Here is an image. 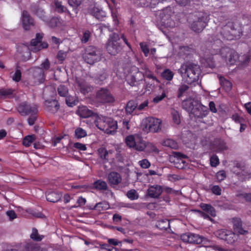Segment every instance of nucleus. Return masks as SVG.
Wrapping results in <instances>:
<instances>
[{
    "instance_id": "1",
    "label": "nucleus",
    "mask_w": 251,
    "mask_h": 251,
    "mask_svg": "<svg viewBox=\"0 0 251 251\" xmlns=\"http://www.w3.org/2000/svg\"><path fill=\"white\" fill-rule=\"evenodd\" d=\"M219 34L220 36L219 38L212 35L210 39L211 48L213 50L214 48L222 47V40H233L240 38L242 34V30L241 26H235L234 22L229 21L221 28Z\"/></svg>"
},
{
    "instance_id": "2",
    "label": "nucleus",
    "mask_w": 251,
    "mask_h": 251,
    "mask_svg": "<svg viewBox=\"0 0 251 251\" xmlns=\"http://www.w3.org/2000/svg\"><path fill=\"white\" fill-rule=\"evenodd\" d=\"M212 55L220 53L223 57L226 60H228L231 65L234 64L239 61L243 66H246L251 59V56L249 54L239 56L238 53L234 50L228 48H214L213 50H211Z\"/></svg>"
},
{
    "instance_id": "3",
    "label": "nucleus",
    "mask_w": 251,
    "mask_h": 251,
    "mask_svg": "<svg viewBox=\"0 0 251 251\" xmlns=\"http://www.w3.org/2000/svg\"><path fill=\"white\" fill-rule=\"evenodd\" d=\"M209 20V14L205 12H198L191 16L189 22L193 31L200 32L207 25Z\"/></svg>"
},
{
    "instance_id": "4",
    "label": "nucleus",
    "mask_w": 251,
    "mask_h": 251,
    "mask_svg": "<svg viewBox=\"0 0 251 251\" xmlns=\"http://www.w3.org/2000/svg\"><path fill=\"white\" fill-rule=\"evenodd\" d=\"M178 73L183 77H187L186 81L188 83H192L199 79L201 70L199 65L189 63L181 66Z\"/></svg>"
},
{
    "instance_id": "5",
    "label": "nucleus",
    "mask_w": 251,
    "mask_h": 251,
    "mask_svg": "<svg viewBox=\"0 0 251 251\" xmlns=\"http://www.w3.org/2000/svg\"><path fill=\"white\" fill-rule=\"evenodd\" d=\"M95 123L99 129L107 134H112L115 132L118 127L117 122L107 117L98 116Z\"/></svg>"
},
{
    "instance_id": "6",
    "label": "nucleus",
    "mask_w": 251,
    "mask_h": 251,
    "mask_svg": "<svg viewBox=\"0 0 251 251\" xmlns=\"http://www.w3.org/2000/svg\"><path fill=\"white\" fill-rule=\"evenodd\" d=\"M122 49L119 35L115 32L111 33L106 43L108 52L112 55H115L120 52Z\"/></svg>"
},
{
    "instance_id": "7",
    "label": "nucleus",
    "mask_w": 251,
    "mask_h": 251,
    "mask_svg": "<svg viewBox=\"0 0 251 251\" xmlns=\"http://www.w3.org/2000/svg\"><path fill=\"white\" fill-rule=\"evenodd\" d=\"M83 60L88 64H93L101 59L100 51L95 47L89 46L85 48L82 54Z\"/></svg>"
},
{
    "instance_id": "8",
    "label": "nucleus",
    "mask_w": 251,
    "mask_h": 251,
    "mask_svg": "<svg viewBox=\"0 0 251 251\" xmlns=\"http://www.w3.org/2000/svg\"><path fill=\"white\" fill-rule=\"evenodd\" d=\"M181 240L185 243L193 244H201L207 246L209 243V240L203 236L192 233H186L180 236Z\"/></svg>"
},
{
    "instance_id": "9",
    "label": "nucleus",
    "mask_w": 251,
    "mask_h": 251,
    "mask_svg": "<svg viewBox=\"0 0 251 251\" xmlns=\"http://www.w3.org/2000/svg\"><path fill=\"white\" fill-rule=\"evenodd\" d=\"M17 111L23 116L37 115L38 112V106L34 103H28L26 101H24L18 105Z\"/></svg>"
},
{
    "instance_id": "10",
    "label": "nucleus",
    "mask_w": 251,
    "mask_h": 251,
    "mask_svg": "<svg viewBox=\"0 0 251 251\" xmlns=\"http://www.w3.org/2000/svg\"><path fill=\"white\" fill-rule=\"evenodd\" d=\"M215 235L220 239L225 241L227 244L233 245L239 239V235L234 232L226 229H219L215 232Z\"/></svg>"
},
{
    "instance_id": "11",
    "label": "nucleus",
    "mask_w": 251,
    "mask_h": 251,
    "mask_svg": "<svg viewBox=\"0 0 251 251\" xmlns=\"http://www.w3.org/2000/svg\"><path fill=\"white\" fill-rule=\"evenodd\" d=\"M142 137L138 135H131L127 136L125 141L127 146L130 148H133L138 151H143L144 145L142 143Z\"/></svg>"
},
{
    "instance_id": "12",
    "label": "nucleus",
    "mask_w": 251,
    "mask_h": 251,
    "mask_svg": "<svg viewBox=\"0 0 251 251\" xmlns=\"http://www.w3.org/2000/svg\"><path fill=\"white\" fill-rule=\"evenodd\" d=\"M172 11L170 8H166L162 10L160 13L161 22L167 28H173L175 26V23L171 18Z\"/></svg>"
},
{
    "instance_id": "13",
    "label": "nucleus",
    "mask_w": 251,
    "mask_h": 251,
    "mask_svg": "<svg viewBox=\"0 0 251 251\" xmlns=\"http://www.w3.org/2000/svg\"><path fill=\"white\" fill-rule=\"evenodd\" d=\"M97 99L102 103H111L114 101V98L108 90L101 88L97 93Z\"/></svg>"
},
{
    "instance_id": "14",
    "label": "nucleus",
    "mask_w": 251,
    "mask_h": 251,
    "mask_svg": "<svg viewBox=\"0 0 251 251\" xmlns=\"http://www.w3.org/2000/svg\"><path fill=\"white\" fill-rule=\"evenodd\" d=\"M178 50L179 56L183 58H185L190 55H193L196 51L195 46L192 44L180 46L179 47Z\"/></svg>"
},
{
    "instance_id": "15",
    "label": "nucleus",
    "mask_w": 251,
    "mask_h": 251,
    "mask_svg": "<svg viewBox=\"0 0 251 251\" xmlns=\"http://www.w3.org/2000/svg\"><path fill=\"white\" fill-rule=\"evenodd\" d=\"M44 106L45 109L51 114L56 113L60 108L59 103L56 100H46Z\"/></svg>"
},
{
    "instance_id": "16",
    "label": "nucleus",
    "mask_w": 251,
    "mask_h": 251,
    "mask_svg": "<svg viewBox=\"0 0 251 251\" xmlns=\"http://www.w3.org/2000/svg\"><path fill=\"white\" fill-rule=\"evenodd\" d=\"M211 149L217 152L227 150L226 142L221 138H216L211 144Z\"/></svg>"
},
{
    "instance_id": "17",
    "label": "nucleus",
    "mask_w": 251,
    "mask_h": 251,
    "mask_svg": "<svg viewBox=\"0 0 251 251\" xmlns=\"http://www.w3.org/2000/svg\"><path fill=\"white\" fill-rule=\"evenodd\" d=\"M161 121L158 119L150 118L148 120V123L146 124V127L151 132H157L161 129Z\"/></svg>"
},
{
    "instance_id": "18",
    "label": "nucleus",
    "mask_w": 251,
    "mask_h": 251,
    "mask_svg": "<svg viewBox=\"0 0 251 251\" xmlns=\"http://www.w3.org/2000/svg\"><path fill=\"white\" fill-rule=\"evenodd\" d=\"M143 74L139 71L134 74L129 75L127 76V82L131 86H136L140 84V81L142 80Z\"/></svg>"
},
{
    "instance_id": "19",
    "label": "nucleus",
    "mask_w": 251,
    "mask_h": 251,
    "mask_svg": "<svg viewBox=\"0 0 251 251\" xmlns=\"http://www.w3.org/2000/svg\"><path fill=\"white\" fill-rule=\"evenodd\" d=\"M22 24L24 28L26 30H29L31 26L34 25V19L26 10H24L22 12Z\"/></svg>"
},
{
    "instance_id": "20",
    "label": "nucleus",
    "mask_w": 251,
    "mask_h": 251,
    "mask_svg": "<svg viewBox=\"0 0 251 251\" xmlns=\"http://www.w3.org/2000/svg\"><path fill=\"white\" fill-rule=\"evenodd\" d=\"M208 113L209 110L207 107L200 104L197 107H195L192 114H193L195 118H203L206 117Z\"/></svg>"
},
{
    "instance_id": "21",
    "label": "nucleus",
    "mask_w": 251,
    "mask_h": 251,
    "mask_svg": "<svg viewBox=\"0 0 251 251\" xmlns=\"http://www.w3.org/2000/svg\"><path fill=\"white\" fill-rule=\"evenodd\" d=\"M121 175L116 172H110L107 176V181L110 186L118 185L122 181Z\"/></svg>"
},
{
    "instance_id": "22",
    "label": "nucleus",
    "mask_w": 251,
    "mask_h": 251,
    "mask_svg": "<svg viewBox=\"0 0 251 251\" xmlns=\"http://www.w3.org/2000/svg\"><path fill=\"white\" fill-rule=\"evenodd\" d=\"M76 83L80 90V92L83 95H86L91 91L90 85L84 79L80 78H76Z\"/></svg>"
},
{
    "instance_id": "23",
    "label": "nucleus",
    "mask_w": 251,
    "mask_h": 251,
    "mask_svg": "<svg viewBox=\"0 0 251 251\" xmlns=\"http://www.w3.org/2000/svg\"><path fill=\"white\" fill-rule=\"evenodd\" d=\"M64 21L59 17H52L49 20H46L45 23L49 27L54 28L56 27H61L64 25Z\"/></svg>"
},
{
    "instance_id": "24",
    "label": "nucleus",
    "mask_w": 251,
    "mask_h": 251,
    "mask_svg": "<svg viewBox=\"0 0 251 251\" xmlns=\"http://www.w3.org/2000/svg\"><path fill=\"white\" fill-rule=\"evenodd\" d=\"M163 192L162 187L158 185L150 187L148 190V194L152 198H157L160 196Z\"/></svg>"
},
{
    "instance_id": "25",
    "label": "nucleus",
    "mask_w": 251,
    "mask_h": 251,
    "mask_svg": "<svg viewBox=\"0 0 251 251\" xmlns=\"http://www.w3.org/2000/svg\"><path fill=\"white\" fill-rule=\"evenodd\" d=\"M90 13L100 21L104 20V18L106 16V13L104 11L97 7H94L91 8L90 10Z\"/></svg>"
},
{
    "instance_id": "26",
    "label": "nucleus",
    "mask_w": 251,
    "mask_h": 251,
    "mask_svg": "<svg viewBox=\"0 0 251 251\" xmlns=\"http://www.w3.org/2000/svg\"><path fill=\"white\" fill-rule=\"evenodd\" d=\"M233 229L235 232L245 235L248 233V228L243 225L242 221H234Z\"/></svg>"
},
{
    "instance_id": "27",
    "label": "nucleus",
    "mask_w": 251,
    "mask_h": 251,
    "mask_svg": "<svg viewBox=\"0 0 251 251\" xmlns=\"http://www.w3.org/2000/svg\"><path fill=\"white\" fill-rule=\"evenodd\" d=\"M77 113L80 117L83 118L91 117L94 114L93 112L85 106L79 107L77 110Z\"/></svg>"
},
{
    "instance_id": "28",
    "label": "nucleus",
    "mask_w": 251,
    "mask_h": 251,
    "mask_svg": "<svg viewBox=\"0 0 251 251\" xmlns=\"http://www.w3.org/2000/svg\"><path fill=\"white\" fill-rule=\"evenodd\" d=\"M200 207L211 217H215L216 216V210L211 204L201 203L200 204Z\"/></svg>"
},
{
    "instance_id": "29",
    "label": "nucleus",
    "mask_w": 251,
    "mask_h": 251,
    "mask_svg": "<svg viewBox=\"0 0 251 251\" xmlns=\"http://www.w3.org/2000/svg\"><path fill=\"white\" fill-rule=\"evenodd\" d=\"M61 198V195L56 192L51 191L46 194V199L48 201L51 202L58 201Z\"/></svg>"
},
{
    "instance_id": "30",
    "label": "nucleus",
    "mask_w": 251,
    "mask_h": 251,
    "mask_svg": "<svg viewBox=\"0 0 251 251\" xmlns=\"http://www.w3.org/2000/svg\"><path fill=\"white\" fill-rule=\"evenodd\" d=\"M54 10L58 13L67 12L71 17H72V14L70 11L62 5L61 1L58 0H56L54 1Z\"/></svg>"
},
{
    "instance_id": "31",
    "label": "nucleus",
    "mask_w": 251,
    "mask_h": 251,
    "mask_svg": "<svg viewBox=\"0 0 251 251\" xmlns=\"http://www.w3.org/2000/svg\"><path fill=\"white\" fill-rule=\"evenodd\" d=\"M94 188L100 191L106 190L107 189V184L105 181L101 179L97 180L93 183Z\"/></svg>"
},
{
    "instance_id": "32",
    "label": "nucleus",
    "mask_w": 251,
    "mask_h": 251,
    "mask_svg": "<svg viewBox=\"0 0 251 251\" xmlns=\"http://www.w3.org/2000/svg\"><path fill=\"white\" fill-rule=\"evenodd\" d=\"M142 143L144 145V148L143 149V151L145 150H146L147 152H158L159 151L158 149L156 148V147L152 143H146L145 142L143 139H142Z\"/></svg>"
},
{
    "instance_id": "33",
    "label": "nucleus",
    "mask_w": 251,
    "mask_h": 251,
    "mask_svg": "<svg viewBox=\"0 0 251 251\" xmlns=\"http://www.w3.org/2000/svg\"><path fill=\"white\" fill-rule=\"evenodd\" d=\"M219 81L221 86L226 91L228 92L231 90L232 83L229 80L226 79L224 77L220 76Z\"/></svg>"
},
{
    "instance_id": "34",
    "label": "nucleus",
    "mask_w": 251,
    "mask_h": 251,
    "mask_svg": "<svg viewBox=\"0 0 251 251\" xmlns=\"http://www.w3.org/2000/svg\"><path fill=\"white\" fill-rule=\"evenodd\" d=\"M15 90L12 88H2L0 89V95L4 98H12Z\"/></svg>"
},
{
    "instance_id": "35",
    "label": "nucleus",
    "mask_w": 251,
    "mask_h": 251,
    "mask_svg": "<svg viewBox=\"0 0 251 251\" xmlns=\"http://www.w3.org/2000/svg\"><path fill=\"white\" fill-rule=\"evenodd\" d=\"M182 107L183 109H184L191 114L193 113V110L195 109L193 102L191 100H186L183 101L182 102Z\"/></svg>"
},
{
    "instance_id": "36",
    "label": "nucleus",
    "mask_w": 251,
    "mask_h": 251,
    "mask_svg": "<svg viewBox=\"0 0 251 251\" xmlns=\"http://www.w3.org/2000/svg\"><path fill=\"white\" fill-rule=\"evenodd\" d=\"M136 108L137 109V103L135 101L131 100L127 102L126 111L127 114H131Z\"/></svg>"
},
{
    "instance_id": "37",
    "label": "nucleus",
    "mask_w": 251,
    "mask_h": 251,
    "mask_svg": "<svg viewBox=\"0 0 251 251\" xmlns=\"http://www.w3.org/2000/svg\"><path fill=\"white\" fill-rule=\"evenodd\" d=\"M26 212L30 215L31 217L35 218H44V215L41 212L37 211L33 209L29 208L26 210Z\"/></svg>"
},
{
    "instance_id": "38",
    "label": "nucleus",
    "mask_w": 251,
    "mask_h": 251,
    "mask_svg": "<svg viewBox=\"0 0 251 251\" xmlns=\"http://www.w3.org/2000/svg\"><path fill=\"white\" fill-rule=\"evenodd\" d=\"M69 5L73 7V11L75 14L78 13V7L81 3V0H68Z\"/></svg>"
},
{
    "instance_id": "39",
    "label": "nucleus",
    "mask_w": 251,
    "mask_h": 251,
    "mask_svg": "<svg viewBox=\"0 0 251 251\" xmlns=\"http://www.w3.org/2000/svg\"><path fill=\"white\" fill-rule=\"evenodd\" d=\"M163 145L174 149H176L178 147L177 143L171 139H167L164 140Z\"/></svg>"
},
{
    "instance_id": "40",
    "label": "nucleus",
    "mask_w": 251,
    "mask_h": 251,
    "mask_svg": "<svg viewBox=\"0 0 251 251\" xmlns=\"http://www.w3.org/2000/svg\"><path fill=\"white\" fill-rule=\"evenodd\" d=\"M174 75V73L169 69H165L162 73V76L163 78L168 81L172 80L173 78Z\"/></svg>"
},
{
    "instance_id": "41",
    "label": "nucleus",
    "mask_w": 251,
    "mask_h": 251,
    "mask_svg": "<svg viewBox=\"0 0 251 251\" xmlns=\"http://www.w3.org/2000/svg\"><path fill=\"white\" fill-rule=\"evenodd\" d=\"M35 140V136L34 135H27L23 139V144L25 147H28Z\"/></svg>"
},
{
    "instance_id": "42",
    "label": "nucleus",
    "mask_w": 251,
    "mask_h": 251,
    "mask_svg": "<svg viewBox=\"0 0 251 251\" xmlns=\"http://www.w3.org/2000/svg\"><path fill=\"white\" fill-rule=\"evenodd\" d=\"M57 92L60 96L65 97L68 95L69 90L67 86L61 84L58 87Z\"/></svg>"
},
{
    "instance_id": "43",
    "label": "nucleus",
    "mask_w": 251,
    "mask_h": 251,
    "mask_svg": "<svg viewBox=\"0 0 251 251\" xmlns=\"http://www.w3.org/2000/svg\"><path fill=\"white\" fill-rule=\"evenodd\" d=\"M50 62L48 59H46L40 65V67L39 69H41V71L40 74L42 75L43 77H45L44 71L48 70L50 68Z\"/></svg>"
},
{
    "instance_id": "44",
    "label": "nucleus",
    "mask_w": 251,
    "mask_h": 251,
    "mask_svg": "<svg viewBox=\"0 0 251 251\" xmlns=\"http://www.w3.org/2000/svg\"><path fill=\"white\" fill-rule=\"evenodd\" d=\"M189 87L186 84H182L179 86L177 91V97L180 98L187 93Z\"/></svg>"
},
{
    "instance_id": "45",
    "label": "nucleus",
    "mask_w": 251,
    "mask_h": 251,
    "mask_svg": "<svg viewBox=\"0 0 251 251\" xmlns=\"http://www.w3.org/2000/svg\"><path fill=\"white\" fill-rule=\"evenodd\" d=\"M87 136L86 131L81 127H77L75 132V136L77 139H81Z\"/></svg>"
},
{
    "instance_id": "46",
    "label": "nucleus",
    "mask_w": 251,
    "mask_h": 251,
    "mask_svg": "<svg viewBox=\"0 0 251 251\" xmlns=\"http://www.w3.org/2000/svg\"><path fill=\"white\" fill-rule=\"evenodd\" d=\"M109 205L106 201H102L95 204L93 208H96V210L101 211L107 209Z\"/></svg>"
},
{
    "instance_id": "47",
    "label": "nucleus",
    "mask_w": 251,
    "mask_h": 251,
    "mask_svg": "<svg viewBox=\"0 0 251 251\" xmlns=\"http://www.w3.org/2000/svg\"><path fill=\"white\" fill-rule=\"evenodd\" d=\"M66 97V104L70 107L76 105L78 102V100L75 97L72 96H67Z\"/></svg>"
},
{
    "instance_id": "48",
    "label": "nucleus",
    "mask_w": 251,
    "mask_h": 251,
    "mask_svg": "<svg viewBox=\"0 0 251 251\" xmlns=\"http://www.w3.org/2000/svg\"><path fill=\"white\" fill-rule=\"evenodd\" d=\"M134 3L138 7H148L151 5V0H133Z\"/></svg>"
},
{
    "instance_id": "49",
    "label": "nucleus",
    "mask_w": 251,
    "mask_h": 251,
    "mask_svg": "<svg viewBox=\"0 0 251 251\" xmlns=\"http://www.w3.org/2000/svg\"><path fill=\"white\" fill-rule=\"evenodd\" d=\"M100 157L102 160H107V156L108 154L107 150L105 148H100L98 150Z\"/></svg>"
},
{
    "instance_id": "50",
    "label": "nucleus",
    "mask_w": 251,
    "mask_h": 251,
    "mask_svg": "<svg viewBox=\"0 0 251 251\" xmlns=\"http://www.w3.org/2000/svg\"><path fill=\"white\" fill-rule=\"evenodd\" d=\"M70 148L73 149L74 148L78 150V151H85L87 150V147L85 144L80 143L79 142L75 143L73 146H71V144H69Z\"/></svg>"
},
{
    "instance_id": "51",
    "label": "nucleus",
    "mask_w": 251,
    "mask_h": 251,
    "mask_svg": "<svg viewBox=\"0 0 251 251\" xmlns=\"http://www.w3.org/2000/svg\"><path fill=\"white\" fill-rule=\"evenodd\" d=\"M43 236L40 235L38 233L37 229L33 228L32 229V233L30 235V237L33 240L36 241H40L42 240V239L43 238Z\"/></svg>"
},
{
    "instance_id": "52",
    "label": "nucleus",
    "mask_w": 251,
    "mask_h": 251,
    "mask_svg": "<svg viewBox=\"0 0 251 251\" xmlns=\"http://www.w3.org/2000/svg\"><path fill=\"white\" fill-rule=\"evenodd\" d=\"M126 196L131 200H137L138 198V195L134 189L129 190L126 194Z\"/></svg>"
},
{
    "instance_id": "53",
    "label": "nucleus",
    "mask_w": 251,
    "mask_h": 251,
    "mask_svg": "<svg viewBox=\"0 0 251 251\" xmlns=\"http://www.w3.org/2000/svg\"><path fill=\"white\" fill-rule=\"evenodd\" d=\"M170 221H158L157 227L160 229L166 230L169 226Z\"/></svg>"
},
{
    "instance_id": "54",
    "label": "nucleus",
    "mask_w": 251,
    "mask_h": 251,
    "mask_svg": "<svg viewBox=\"0 0 251 251\" xmlns=\"http://www.w3.org/2000/svg\"><path fill=\"white\" fill-rule=\"evenodd\" d=\"M45 11L41 8H37L35 12V14L39 18L41 19L44 22H45L47 20V17L45 15Z\"/></svg>"
},
{
    "instance_id": "55",
    "label": "nucleus",
    "mask_w": 251,
    "mask_h": 251,
    "mask_svg": "<svg viewBox=\"0 0 251 251\" xmlns=\"http://www.w3.org/2000/svg\"><path fill=\"white\" fill-rule=\"evenodd\" d=\"M173 121L174 123L179 125L180 123V119L179 113L176 111H174L172 112Z\"/></svg>"
},
{
    "instance_id": "56",
    "label": "nucleus",
    "mask_w": 251,
    "mask_h": 251,
    "mask_svg": "<svg viewBox=\"0 0 251 251\" xmlns=\"http://www.w3.org/2000/svg\"><path fill=\"white\" fill-rule=\"evenodd\" d=\"M210 165L212 167H216L220 163L219 159L217 155L213 154L210 158Z\"/></svg>"
},
{
    "instance_id": "57",
    "label": "nucleus",
    "mask_w": 251,
    "mask_h": 251,
    "mask_svg": "<svg viewBox=\"0 0 251 251\" xmlns=\"http://www.w3.org/2000/svg\"><path fill=\"white\" fill-rule=\"evenodd\" d=\"M21 77H22V73H21V71L19 69H17L15 71V74H14V75L12 76V79L14 81L18 82L21 80Z\"/></svg>"
},
{
    "instance_id": "58",
    "label": "nucleus",
    "mask_w": 251,
    "mask_h": 251,
    "mask_svg": "<svg viewBox=\"0 0 251 251\" xmlns=\"http://www.w3.org/2000/svg\"><path fill=\"white\" fill-rule=\"evenodd\" d=\"M140 46L145 56L146 57H147L150 52V50L148 45L145 44L144 43L142 42L140 43Z\"/></svg>"
},
{
    "instance_id": "59",
    "label": "nucleus",
    "mask_w": 251,
    "mask_h": 251,
    "mask_svg": "<svg viewBox=\"0 0 251 251\" xmlns=\"http://www.w3.org/2000/svg\"><path fill=\"white\" fill-rule=\"evenodd\" d=\"M166 97V93L164 91H163L161 95L156 96L152 100V101L155 103H157L163 100Z\"/></svg>"
},
{
    "instance_id": "60",
    "label": "nucleus",
    "mask_w": 251,
    "mask_h": 251,
    "mask_svg": "<svg viewBox=\"0 0 251 251\" xmlns=\"http://www.w3.org/2000/svg\"><path fill=\"white\" fill-rule=\"evenodd\" d=\"M174 156L176 158L178 161H181L183 164H184L185 162L182 160V159L186 158L187 157L186 155L182 154L179 152H175Z\"/></svg>"
},
{
    "instance_id": "61",
    "label": "nucleus",
    "mask_w": 251,
    "mask_h": 251,
    "mask_svg": "<svg viewBox=\"0 0 251 251\" xmlns=\"http://www.w3.org/2000/svg\"><path fill=\"white\" fill-rule=\"evenodd\" d=\"M216 177L219 182L224 180L226 177V174L225 171L221 170L219 171L216 174Z\"/></svg>"
},
{
    "instance_id": "62",
    "label": "nucleus",
    "mask_w": 251,
    "mask_h": 251,
    "mask_svg": "<svg viewBox=\"0 0 251 251\" xmlns=\"http://www.w3.org/2000/svg\"><path fill=\"white\" fill-rule=\"evenodd\" d=\"M139 165L141 168L144 169L149 168L151 166V163L147 159H144L139 162Z\"/></svg>"
},
{
    "instance_id": "63",
    "label": "nucleus",
    "mask_w": 251,
    "mask_h": 251,
    "mask_svg": "<svg viewBox=\"0 0 251 251\" xmlns=\"http://www.w3.org/2000/svg\"><path fill=\"white\" fill-rule=\"evenodd\" d=\"M6 215L9 220H14L18 218L17 214L13 210H9L6 212Z\"/></svg>"
},
{
    "instance_id": "64",
    "label": "nucleus",
    "mask_w": 251,
    "mask_h": 251,
    "mask_svg": "<svg viewBox=\"0 0 251 251\" xmlns=\"http://www.w3.org/2000/svg\"><path fill=\"white\" fill-rule=\"evenodd\" d=\"M212 192L216 195H221L222 189L218 185H214L211 187Z\"/></svg>"
}]
</instances>
